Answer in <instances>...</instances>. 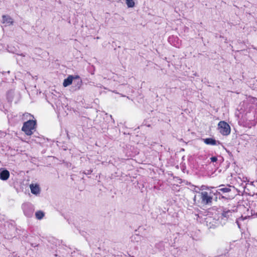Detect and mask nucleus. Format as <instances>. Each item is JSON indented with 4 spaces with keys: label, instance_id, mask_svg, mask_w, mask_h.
Instances as JSON below:
<instances>
[{
    "label": "nucleus",
    "instance_id": "2eb2a0df",
    "mask_svg": "<svg viewBox=\"0 0 257 257\" xmlns=\"http://www.w3.org/2000/svg\"><path fill=\"white\" fill-rule=\"evenodd\" d=\"M126 4L128 8H133L135 6L134 0H126Z\"/></svg>",
    "mask_w": 257,
    "mask_h": 257
},
{
    "label": "nucleus",
    "instance_id": "7ed1b4c3",
    "mask_svg": "<svg viewBox=\"0 0 257 257\" xmlns=\"http://www.w3.org/2000/svg\"><path fill=\"white\" fill-rule=\"evenodd\" d=\"M200 194L201 199L203 203L206 204L211 202L212 196L211 195V190H209V191H202Z\"/></svg>",
    "mask_w": 257,
    "mask_h": 257
},
{
    "label": "nucleus",
    "instance_id": "20e7f679",
    "mask_svg": "<svg viewBox=\"0 0 257 257\" xmlns=\"http://www.w3.org/2000/svg\"><path fill=\"white\" fill-rule=\"evenodd\" d=\"M7 98L9 101H14L15 103H17L20 99L21 96L19 93L10 90L8 92Z\"/></svg>",
    "mask_w": 257,
    "mask_h": 257
},
{
    "label": "nucleus",
    "instance_id": "4468645a",
    "mask_svg": "<svg viewBox=\"0 0 257 257\" xmlns=\"http://www.w3.org/2000/svg\"><path fill=\"white\" fill-rule=\"evenodd\" d=\"M194 189L195 191L197 192H198L199 190H201L202 191H205V190L209 189V187L204 185H202L200 188L196 187Z\"/></svg>",
    "mask_w": 257,
    "mask_h": 257
},
{
    "label": "nucleus",
    "instance_id": "a211bd4d",
    "mask_svg": "<svg viewBox=\"0 0 257 257\" xmlns=\"http://www.w3.org/2000/svg\"><path fill=\"white\" fill-rule=\"evenodd\" d=\"M211 162H215L217 160V158L216 157H212L210 158Z\"/></svg>",
    "mask_w": 257,
    "mask_h": 257
},
{
    "label": "nucleus",
    "instance_id": "6ab92c4d",
    "mask_svg": "<svg viewBox=\"0 0 257 257\" xmlns=\"http://www.w3.org/2000/svg\"><path fill=\"white\" fill-rule=\"evenodd\" d=\"M73 80H75V79H77V80H81V79L80 78L79 76H78V75H75V76H73Z\"/></svg>",
    "mask_w": 257,
    "mask_h": 257
},
{
    "label": "nucleus",
    "instance_id": "f257e3e1",
    "mask_svg": "<svg viewBox=\"0 0 257 257\" xmlns=\"http://www.w3.org/2000/svg\"><path fill=\"white\" fill-rule=\"evenodd\" d=\"M36 121L34 120H29L25 122L22 127V131L28 136L32 135L35 131Z\"/></svg>",
    "mask_w": 257,
    "mask_h": 257
},
{
    "label": "nucleus",
    "instance_id": "f03ea898",
    "mask_svg": "<svg viewBox=\"0 0 257 257\" xmlns=\"http://www.w3.org/2000/svg\"><path fill=\"white\" fill-rule=\"evenodd\" d=\"M218 130L223 136H228L230 134L231 129L229 125L224 121H220L218 124Z\"/></svg>",
    "mask_w": 257,
    "mask_h": 257
},
{
    "label": "nucleus",
    "instance_id": "dca6fc26",
    "mask_svg": "<svg viewBox=\"0 0 257 257\" xmlns=\"http://www.w3.org/2000/svg\"><path fill=\"white\" fill-rule=\"evenodd\" d=\"M249 217V215H247V216H241V217L240 218H238L236 221V222L237 224L238 227L239 228H240V221L241 220H243L244 219H247Z\"/></svg>",
    "mask_w": 257,
    "mask_h": 257
},
{
    "label": "nucleus",
    "instance_id": "39448f33",
    "mask_svg": "<svg viewBox=\"0 0 257 257\" xmlns=\"http://www.w3.org/2000/svg\"><path fill=\"white\" fill-rule=\"evenodd\" d=\"M22 208L26 216L31 217L32 216L34 208L33 206L29 203H24L22 205Z\"/></svg>",
    "mask_w": 257,
    "mask_h": 257
},
{
    "label": "nucleus",
    "instance_id": "0eeeda50",
    "mask_svg": "<svg viewBox=\"0 0 257 257\" xmlns=\"http://www.w3.org/2000/svg\"><path fill=\"white\" fill-rule=\"evenodd\" d=\"M10 177L9 172L4 169H0V179L5 181L8 179Z\"/></svg>",
    "mask_w": 257,
    "mask_h": 257
},
{
    "label": "nucleus",
    "instance_id": "6e6552de",
    "mask_svg": "<svg viewBox=\"0 0 257 257\" xmlns=\"http://www.w3.org/2000/svg\"><path fill=\"white\" fill-rule=\"evenodd\" d=\"M3 23L5 24L7 26L12 25L14 21L11 17L9 16H3Z\"/></svg>",
    "mask_w": 257,
    "mask_h": 257
},
{
    "label": "nucleus",
    "instance_id": "1a4fd4ad",
    "mask_svg": "<svg viewBox=\"0 0 257 257\" xmlns=\"http://www.w3.org/2000/svg\"><path fill=\"white\" fill-rule=\"evenodd\" d=\"M73 80V75H69L68 77L64 80L63 85L66 87L72 83Z\"/></svg>",
    "mask_w": 257,
    "mask_h": 257
},
{
    "label": "nucleus",
    "instance_id": "f8f14e48",
    "mask_svg": "<svg viewBox=\"0 0 257 257\" xmlns=\"http://www.w3.org/2000/svg\"><path fill=\"white\" fill-rule=\"evenodd\" d=\"M234 213V212L230 210L224 211L222 213V216L224 217H229V216H232Z\"/></svg>",
    "mask_w": 257,
    "mask_h": 257
},
{
    "label": "nucleus",
    "instance_id": "ddd939ff",
    "mask_svg": "<svg viewBox=\"0 0 257 257\" xmlns=\"http://www.w3.org/2000/svg\"><path fill=\"white\" fill-rule=\"evenodd\" d=\"M35 215L38 219H41L44 216V213L41 211H39L36 212Z\"/></svg>",
    "mask_w": 257,
    "mask_h": 257
},
{
    "label": "nucleus",
    "instance_id": "9b49d317",
    "mask_svg": "<svg viewBox=\"0 0 257 257\" xmlns=\"http://www.w3.org/2000/svg\"><path fill=\"white\" fill-rule=\"evenodd\" d=\"M74 84H75V86H74V90H79L82 84V80H78L76 81H74Z\"/></svg>",
    "mask_w": 257,
    "mask_h": 257
},
{
    "label": "nucleus",
    "instance_id": "423d86ee",
    "mask_svg": "<svg viewBox=\"0 0 257 257\" xmlns=\"http://www.w3.org/2000/svg\"><path fill=\"white\" fill-rule=\"evenodd\" d=\"M30 188L31 193L35 195H38L40 193V188L38 184H32L30 185Z\"/></svg>",
    "mask_w": 257,
    "mask_h": 257
},
{
    "label": "nucleus",
    "instance_id": "f3484780",
    "mask_svg": "<svg viewBox=\"0 0 257 257\" xmlns=\"http://www.w3.org/2000/svg\"><path fill=\"white\" fill-rule=\"evenodd\" d=\"M230 191V189L228 188H221L217 190V192L221 191L223 192H228Z\"/></svg>",
    "mask_w": 257,
    "mask_h": 257
},
{
    "label": "nucleus",
    "instance_id": "aec40b11",
    "mask_svg": "<svg viewBox=\"0 0 257 257\" xmlns=\"http://www.w3.org/2000/svg\"><path fill=\"white\" fill-rule=\"evenodd\" d=\"M21 56H23V57H25V55L24 54H21Z\"/></svg>",
    "mask_w": 257,
    "mask_h": 257
},
{
    "label": "nucleus",
    "instance_id": "9d476101",
    "mask_svg": "<svg viewBox=\"0 0 257 257\" xmlns=\"http://www.w3.org/2000/svg\"><path fill=\"white\" fill-rule=\"evenodd\" d=\"M203 142L206 145L215 146L217 145V143L219 144L218 142H217L215 140L212 138H206L203 139Z\"/></svg>",
    "mask_w": 257,
    "mask_h": 257
}]
</instances>
